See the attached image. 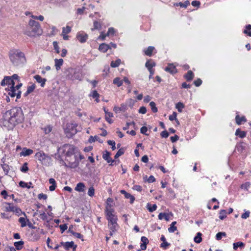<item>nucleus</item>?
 Masks as SVG:
<instances>
[{
  "mask_svg": "<svg viewBox=\"0 0 251 251\" xmlns=\"http://www.w3.org/2000/svg\"><path fill=\"white\" fill-rule=\"evenodd\" d=\"M108 49H110V45L106 44L105 43L101 44L99 48V50L102 52H106Z\"/></svg>",
  "mask_w": 251,
  "mask_h": 251,
  "instance_id": "15",
  "label": "nucleus"
},
{
  "mask_svg": "<svg viewBox=\"0 0 251 251\" xmlns=\"http://www.w3.org/2000/svg\"><path fill=\"white\" fill-rule=\"evenodd\" d=\"M107 143L109 145L111 146V149L113 151H114L116 149L115 142L114 141L108 140V141H107Z\"/></svg>",
  "mask_w": 251,
  "mask_h": 251,
  "instance_id": "53",
  "label": "nucleus"
},
{
  "mask_svg": "<svg viewBox=\"0 0 251 251\" xmlns=\"http://www.w3.org/2000/svg\"><path fill=\"white\" fill-rule=\"evenodd\" d=\"M176 115H177L176 113L174 112L173 113V114H172V115H170V116H169V119L170 121H173V120H177V119H176Z\"/></svg>",
  "mask_w": 251,
  "mask_h": 251,
  "instance_id": "58",
  "label": "nucleus"
},
{
  "mask_svg": "<svg viewBox=\"0 0 251 251\" xmlns=\"http://www.w3.org/2000/svg\"><path fill=\"white\" fill-rule=\"evenodd\" d=\"M43 129H44V131L46 134H49L51 131L52 127L51 126L49 125L46 127H45Z\"/></svg>",
  "mask_w": 251,
  "mask_h": 251,
  "instance_id": "51",
  "label": "nucleus"
},
{
  "mask_svg": "<svg viewBox=\"0 0 251 251\" xmlns=\"http://www.w3.org/2000/svg\"><path fill=\"white\" fill-rule=\"evenodd\" d=\"M235 135L239 136L240 138H243L246 136V132L244 131H241L239 128L236 129Z\"/></svg>",
  "mask_w": 251,
  "mask_h": 251,
  "instance_id": "23",
  "label": "nucleus"
},
{
  "mask_svg": "<svg viewBox=\"0 0 251 251\" xmlns=\"http://www.w3.org/2000/svg\"><path fill=\"white\" fill-rule=\"evenodd\" d=\"M226 210H221L220 211V216L219 218L221 220H224L225 218L226 217Z\"/></svg>",
  "mask_w": 251,
  "mask_h": 251,
  "instance_id": "39",
  "label": "nucleus"
},
{
  "mask_svg": "<svg viewBox=\"0 0 251 251\" xmlns=\"http://www.w3.org/2000/svg\"><path fill=\"white\" fill-rule=\"evenodd\" d=\"M154 49V48L153 47L149 46L147 49V50H145V54L149 56H151L152 55V53Z\"/></svg>",
  "mask_w": 251,
  "mask_h": 251,
  "instance_id": "28",
  "label": "nucleus"
},
{
  "mask_svg": "<svg viewBox=\"0 0 251 251\" xmlns=\"http://www.w3.org/2000/svg\"><path fill=\"white\" fill-rule=\"evenodd\" d=\"M66 74L67 78L70 80H81L82 79V75L79 70L70 68L66 71Z\"/></svg>",
  "mask_w": 251,
  "mask_h": 251,
  "instance_id": "5",
  "label": "nucleus"
},
{
  "mask_svg": "<svg viewBox=\"0 0 251 251\" xmlns=\"http://www.w3.org/2000/svg\"><path fill=\"white\" fill-rule=\"evenodd\" d=\"M21 171L22 172L26 173L28 170V167H27V163L25 162L23 166L20 169Z\"/></svg>",
  "mask_w": 251,
  "mask_h": 251,
  "instance_id": "48",
  "label": "nucleus"
},
{
  "mask_svg": "<svg viewBox=\"0 0 251 251\" xmlns=\"http://www.w3.org/2000/svg\"><path fill=\"white\" fill-rule=\"evenodd\" d=\"M59 228L60 229L61 233H62L63 232H64L67 229V225L66 224H63V225H60L59 226Z\"/></svg>",
  "mask_w": 251,
  "mask_h": 251,
  "instance_id": "57",
  "label": "nucleus"
},
{
  "mask_svg": "<svg viewBox=\"0 0 251 251\" xmlns=\"http://www.w3.org/2000/svg\"><path fill=\"white\" fill-rule=\"evenodd\" d=\"M121 62V60L120 59H117L116 61H112L110 64V66L112 68H115L118 67Z\"/></svg>",
  "mask_w": 251,
  "mask_h": 251,
  "instance_id": "33",
  "label": "nucleus"
},
{
  "mask_svg": "<svg viewBox=\"0 0 251 251\" xmlns=\"http://www.w3.org/2000/svg\"><path fill=\"white\" fill-rule=\"evenodd\" d=\"M95 141H98L100 143H102V140H101L98 136H95L94 137L91 136L89 139V142L90 143H92L94 142Z\"/></svg>",
  "mask_w": 251,
  "mask_h": 251,
  "instance_id": "26",
  "label": "nucleus"
},
{
  "mask_svg": "<svg viewBox=\"0 0 251 251\" xmlns=\"http://www.w3.org/2000/svg\"><path fill=\"white\" fill-rule=\"evenodd\" d=\"M77 125L76 124H67L66 127L65 128V132L66 136L68 138L72 137L73 135L75 134L77 132L76 127Z\"/></svg>",
  "mask_w": 251,
  "mask_h": 251,
  "instance_id": "7",
  "label": "nucleus"
},
{
  "mask_svg": "<svg viewBox=\"0 0 251 251\" xmlns=\"http://www.w3.org/2000/svg\"><path fill=\"white\" fill-rule=\"evenodd\" d=\"M35 88V84H32L31 86H28L27 88V91L28 92H29L30 93L32 92Z\"/></svg>",
  "mask_w": 251,
  "mask_h": 251,
  "instance_id": "56",
  "label": "nucleus"
},
{
  "mask_svg": "<svg viewBox=\"0 0 251 251\" xmlns=\"http://www.w3.org/2000/svg\"><path fill=\"white\" fill-rule=\"evenodd\" d=\"M10 61L15 66L23 65L25 62V54L19 50L12 49L9 52Z\"/></svg>",
  "mask_w": 251,
  "mask_h": 251,
  "instance_id": "3",
  "label": "nucleus"
},
{
  "mask_svg": "<svg viewBox=\"0 0 251 251\" xmlns=\"http://www.w3.org/2000/svg\"><path fill=\"white\" fill-rule=\"evenodd\" d=\"M132 189L134 190H136L138 192H141L142 190V187L140 185H134L133 187H132Z\"/></svg>",
  "mask_w": 251,
  "mask_h": 251,
  "instance_id": "60",
  "label": "nucleus"
},
{
  "mask_svg": "<svg viewBox=\"0 0 251 251\" xmlns=\"http://www.w3.org/2000/svg\"><path fill=\"white\" fill-rule=\"evenodd\" d=\"M24 244V242L23 241L15 242L14 244V245L15 247V249H17V250H20L23 248V246Z\"/></svg>",
  "mask_w": 251,
  "mask_h": 251,
  "instance_id": "21",
  "label": "nucleus"
},
{
  "mask_svg": "<svg viewBox=\"0 0 251 251\" xmlns=\"http://www.w3.org/2000/svg\"><path fill=\"white\" fill-rule=\"evenodd\" d=\"M165 71L169 72L171 74H174L177 72L176 67L172 64H168V66L165 68Z\"/></svg>",
  "mask_w": 251,
  "mask_h": 251,
  "instance_id": "13",
  "label": "nucleus"
},
{
  "mask_svg": "<svg viewBox=\"0 0 251 251\" xmlns=\"http://www.w3.org/2000/svg\"><path fill=\"white\" fill-rule=\"evenodd\" d=\"M71 28L69 26H67L66 27H63L62 34H67L71 32Z\"/></svg>",
  "mask_w": 251,
  "mask_h": 251,
  "instance_id": "50",
  "label": "nucleus"
},
{
  "mask_svg": "<svg viewBox=\"0 0 251 251\" xmlns=\"http://www.w3.org/2000/svg\"><path fill=\"white\" fill-rule=\"evenodd\" d=\"M104 111L105 113V119L106 121L109 123V124H111L113 122V121L110 119V117H112L113 116V113L109 112L106 109L105 107L103 108Z\"/></svg>",
  "mask_w": 251,
  "mask_h": 251,
  "instance_id": "12",
  "label": "nucleus"
},
{
  "mask_svg": "<svg viewBox=\"0 0 251 251\" xmlns=\"http://www.w3.org/2000/svg\"><path fill=\"white\" fill-rule=\"evenodd\" d=\"M101 26L100 23L97 21H94V28H92V30L98 29L100 30L101 29Z\"/></svg>",
  "mask_w": 251,
  "mask_h": 251,
  "instance_id": "42",
  "label": "nucleus"
},
{
  "mask_svg": "<svg viewBox=\"0 0 251 251\" xmlns=\"http://www.w3.org/2000/svg\"><path fill=\"white\" fill-rule=\"evenodd\" d=\"M235 119H236V123L238 125H241L242 122H243V121L245 122L246 121V120L244 117H242L240 118L239 115H237L236 116Z\"/></svg>",
  "mask_w": 251,
  "mask_h": 251,
  "instance_id": "38",
  "label": "nucleus"
},
{
  "mask_svg": "<svg viewBox=\"0 0 251 251\" xmlns=\"http://www.w3.org/2000/svg\"><path fill=\"white\" fill-rule=\"evenodd\" d=\"M150 105L151 107V110L153 113H156L157 112V108L156 107V104L153 101H151L150 103Z\"/></svg>",
  "mask_w": 251,
  "mask_h": 251,
  "instance_id": "43",
  "label": "nucleus"
},
{
  "mask_svg": "<svg viewBox=\"0 0 251 251\" xmlns=\"http://www.w3.org/2000/svg\"><path fill=\"white\" fill-rule=\"evenodd\" d=\"M5 204L7 205L5 207V211L13 212L15 206H14L13 203L9 202H5Z\"/></svg>",
  "mask_w": 251,
  "mask_h": 251,
  "instance_id": "22",
  "label": "nucleus"
},
{
  "mask_svg": "<svg viewBox=\"0 0 251 251\" xmlns=\"http://www.w3.org/2000/svg\"><path fill=\"white\" fill-rule=\"evenodd\" d=\"M190 4V2L188 0L185 1L184 3L180 2L179 3H176V6H180L181 7L186 8L188 5Z\"/></svg>",
  "mask_w": 251,
  "mask_h": 251,
  "instance_id": "40",
  "label": "nucleus"
},
{
  "mask_svg": "<svg viewBox=\"0 0 251 251\" xmlns=\"http://www.w3.org/2000/svg\"><path fill=\"white\" fill-rule=\"evenodd\" d=\"M226 234L225 232H219L216 234V238L217 240H220L222 236L226 237Z\"/></svg>",
  "mask_w": 251,
  "mask_h": 251,
  "instance_id": "37",
  "label": "nucleus"
},
{
  "mask_svg": "<svg viewBox=\"0 0 251 251\" xmlns=\"http://www.w3.org/2000/svg\"><path fill=\"white\" fill-rule=\"evenodd\" d=\"M35 156L37 159L42 163L43 161L46 159V158L48 157L43 151L37 152Z\"/></svg>",
  "mask_w": 251,
  "mask_h": 251,
  "instance_id": "10",
  "label": "nucleus"
},
{
  "mask_svg": "<svg viewBox=\"0 0 251 251\" xmlns=\"http://www.w3.org/2000/svg\"><path fill=\"white\" fill-rule=\"evenodd\" d=\"M125 151V149L124 148H120L118 151L117 152L116 154L114 156L115 159L118 158L120 156L124 154Z\"/></svg>",
  "mask_w": 251,
  "mask_h": 251,
  "instance_id": "25",
  "label": "nucleus"
},
{
  "mask_svg": "<svg viewBox=\"0 0 251 251\" xmlns=\"http://www.w3.org/2000/svg\"><path fill=\"white\" fill-rule=\"evenodd\" d=\"M88 35L83 31L78 32L76 35L77 40L82 43H85L88 39Z\"/></svg>",
  "mask_w": 251,
  "mask_h": 251,
  "instance_id": "8",
  "label": "nucleus"
},
{
  "mask_svg": "<svg viewBox=\"0 0 251 251\" xmlns=\"http://www.w3.org/2000/svg\"><path fill=\"white\" fill-rule=\"evenodd\" d=\"M34 78L36 79L37 82L41 84V86L42 87H44L45 86V83L47 81L46 78H42L40 75H34Z\"/></svg>",
  "mask_w": 251,
  "mask_h": 251,
  "instance_id": "11",
  "label": "nucleus"
},
{
  "mask_svg": "<svg viewBox=\"0 0 251 251\" xmlns=\"http://www.w3.org/2000/svg\"><path fill=\"white\" fill-rule=\"evenodd\" d=\"M155 66V63L154 62L150 63L149 61H148L145 64V66L148 68V70L152 69V68Z\"/></svg>",
  "mask_w": 251,
  "mask_h": 251,
  "instance_id": "46",
  "label": "nucleus"
},
{
  "mask_svg": "<svg viewBox=\"0 0 251 251\" xmlns=\"http://www.w3.org/2000/svg\"><path fill=\"white\" fill-rule=\"evenodd\" d=\"M29 29L24 31V34L29 37H34L36 35H40L42 33V30L39 22L30 20L28 23Z\"/></svg>",
  "mask_w": 251,
  "mask_h": 251,
  "instance_id": "4",
  "label": "nucleus"
},
{
  "mask_svg": "<svg viewBox=\"0 0 251 251\" xmlns=\"http://www.w3.org/2000/svg\"><path fill=\"white\" fill-rule=\"evenodd\" d=\"M95 194V189L93 186L90 187L89 188L88 191V195L90 197H93L94 196Z\"/></svg>",
  "mask_w": 251,
  "mask_h": 251,
  "instance_id": "52",
  "label": "nucleus"
},
{
  "mask_svg": "<svg viewBox=\"0 0 251 251\" xmlns=\"http://www.w3.org/2000/svg\"><path fill=\"white\" fill-rule=\"evenodd\" d=\"M194 74L192 71H189L185 75V77L187 81H191L193 79Z\"/></svg>",
  "mask_w": 251,
  "mask_h": 251,
  "instance_id": "24",
  "label": "nucleus"
},
{
  "mask_svg": "<svg viewBox=\"0 0 251 251\" xmlns=\"http://www.w3.org/2000/svg\"><path fill=\"white\" fill-rule=\"evenodd\" d=\"M160 135L162 138H166L169 136V133H168V132L167 131L164 130L161 132Z\"/></svg>",
  "mask_w": 251,
  "mask_h": 251,
  "instance_id": "59",
  "label": "nucleus"
},
{
  "mask_svg": "<svg viewBox=\"0 0 251 251\" xmlns=\"http://www.w3.org/2000/svg\"><path fill=\"white\" fill-rule=\"evenodd\" d=\"M19 222L21 224V226L22 227H25L26 226V223L25 222V219L24 217H20L19 220Z\"/></svg>",
  "mask_w": 251,
  "mask_h": 251,
  "instance_id": "49",
  "label": "nucleus"
},
{
  "mask_svg": "<svg viewBox=\"0 0 251 251\" xmlns=\"http://www.w3.org/2000/svg\"><path fill=\"white\" fill-rule=\"evenodd\" d=\"M141 241L142 242V244L147 245L149 244V241L148 239L145 236H142L141 238Z\"/></svg>",
  "mask_w": 251,
  "mask_h": 251,
  "instance_id": "54",
  "label": "nucleus"
},
{
  "mask_svg": "<svg viewBox=\"0 0 251 251\" xmlns=\"http://www.w3.org/2000/svg\"><path fill=\"white\" fill-rule=\"evenodd\" d=\"M55 62V66L56 68V69L57 70H58L60 69L61 66L62 65L63 63V60L62 59H55L54 60Z\"/></svg>",
  "mask_w": 251,
  "mask_h": 251,
  "instance_id": "19",
  "label": "nucleus"
},
{
  "mask_svg": "<svg viewBox=\"0 0 251 251\" xmlns=\"http://www.w3.org/2000/svg\"><path fill=\"white\" fill-rule=\"evenodd\" d=\"M159 220L164 219L166 221H168L170 219V216L168 214L165 213H160L158 216Z\"/></svg>",
  "mask_w": 251,
  "mask_h": 251,
  "instance_id": "20",
  "label": "nucleus"
},
{
  "mask_svg": "<svg viewBox=\"0 0 251 251\" xmlns=\"http://www.w3.org/2000/svg\"><path fill=\"white\" fill-rule=\"evenodd\" d=\"M15 91V88H14V89H10V90L8 93V95L11 97H14L16 96Z\"/></svg>",
  "mask_w": 251,
  "mask_h": 251,
  "instance_id": "63",
  "label": "nucleus"
},
{
  "mask_svg": "<svg viewBox=\"0 0 251 251\" xmlns=\"http://www.w3.org/2000/svg\"><path fill=\"white\" fill-rule=\"evenodd\" d=\"M53 46L54 50L56 51V53H59V47L58 46L57 42L56 41H54L53 42Z\"/></svg>",
  "mask_w": 251,
  "mask_h": 251,
  "instance_id": "55",
  "label": "nucleus"
},
{
  "mask_svg": "<svg viewBox=\"0 0 251 251\" xmlns=\"http://www.w3.org/2000/svg\"><path fill=\"white\" fill-rule=\"evenodd\" d=\"M13 212H14L17 216H20L22 214H23L25 216H26L25 213V212H23L19 207L15 206Z\"/></svg>",
  "mask_w": 251,
  "mask_h": 251,
  "instance_id": "34",
  "label": "nucleus"
},
{
  "mask_svg": "<svg viewBox=\"0 0 251 251\" xmlns=\"http://www.w3.org/2000/svg\"><path fill=\"white\" fill-rule=\"evenodd\" d=\"M148 131V128L146 126H142L140 129V131L142 134H145L146 135H148L147 134V132Z\"/></svg>",
  "mask_w": 251,
  "mask_h": 251,
  "instance_id": "64",
  "label": "nucleus"
},
{
  "mask_svg": "<svg viewBox=\"0 0 251 251\" xmlns=\"http://www.w3.org/2000/svg\"><path fill=\"white\" fill-rule=\"evenodd\" d=\"M7 79H9V76H5L4 77V78L1 81L0 84L1 86H4L6 84H7Z\"/></svg>",
  "mask_w": 251,
  "mask_h": 251,
  "instance_id": "61",
  "label": "nucleus"
},
{
  "mask_svg": "<svg viewBox=\"0 0 251 251\" xmlns=\"http://www.w3.org/2000/svg\"><path fill=\"white\" fill-rule=\"evenodd\" d=\"M125 197L126 199H130V203H133V202L135 201L134 197L133 196L131 195L130 194H129L128 193L127 194H126V195L125 196Z\"/></svg>",
  "mask_w": 251,
  "mask_h": 251,
  "instance_id": "45",
  "label": "nucleus"
},
{
  "mask_svg": "<svg viewBox=\"0 0 251 251\" xmlns=\"http://www.w3.org/2000/svg\"><path fill=\"white\" fill-rule=\"evenodd\" d=\"M113 83L117 85V86L120 87L123 84V81L120 79L119 77H116L113 80Z\"/></svg>",
  "mask_w": 251,
  "mask_h": 251,
  "instance_id": "35",
  "label": "nucleus"
},
{
  "mask_svg": "<svg viewBox=\"0 0 251 251\" xmlns=\"http://www.w3.org/2000/svg\"><path fill=\"white\" fill-rule=\"evenodd\" d=\"M147 207L148 210L150 212H152L156 210V209L157 208V206L155 204H153L152 205H151V204H150L149 203H148L147 204Z\"/></svg>",
  "mask_w": 251,
  "mask_h": 251,
  "instance_id": "31",
  "label": "nucleus"
},
{
  "mask_svg": "<svg viewBox=\"0 0 251 251\" xmlns=\"http://www.w3.org/2000/svg\"><path fill=\"white\" fill-rule=\"evenodd\" d=\"M245 246V244L242 242H238L234 243L233 244V248L234 250H236L238 247L243 248Z\"/></svg>",
  "mask_w": 251,
  "mask_h": 251,
  "instance_id": "27",
  "label": "nucleus"
},
{
  "mask_svg": "<svg viewBox=\"0 0 251 251\" xmlns=\"http://www.w3.org/2000/svg\"><path fill=\"white\" fill-rule=\"evenodd\" d=\"M244 33L247 34L249 36H251V25H248L246 26V29L244 30Z\"/></svg>",
  "mask_w": 251,
  "mask_h": 251,
  "instance_id": "32",
  "label": "nucleus"
},
{
  "mask_svg": "<svg viewBox=\"0 0 251 251\" xmlns=\"http://www.w3.org/2000/svg\"><path fill=\"white\" fill-rule=\"evenodd\" d=\"M105 212L109 225L116 224L117 218L114 214V210L111 208V205H109V208L106 206Z\"/></svg>",
  "mask_w": 251,
  "mask_h": 251,
  "instance_id": "6",
  "label": "nucleus"
},
{
  "mask_svg": "<svg viewBox=\"0 0 251 251\" xmlns=\"http://www.w3.org/2000/svg\"><path fill=\"white\" fill-rule=\"evenodd\" d=\"M184 107V105L181 102H179L176 104V108L177 109L179 112H181L182 109Z\"/></svg>",
  "mask_w": 251,
  "mask_h": 251,
  "instance_id": "44",
  "label": "nucleus"
},
{
  "mask_svg": "<svg viewBox=\"0 0 251 251\" xmlns=\"http://www.w3.org/2000/svg\"><path fill=\"white\" fill-rule=\"evenodd\" d=\"M85 185L83 183L79 182L77 184L75 188V190L79 192H83L84 190Z\"/></svg>",
  "mask_w": 251,
  "mask_h": 251,
  "instance_id": "18",
  "label": "nucleus"
},
{
  "mask_svg": "<svg viewBox=\"0 0 251 251\" xmlns=\"http://www.w3.org/2000/svg\"><path fill=\"white\" fill-rule=\"evenodd\" d=\"M2 118L5 121L15 126L23 122L24 116L21 107H15L5 112Z\"/></svg>",
  "mask_w": 251,
  "mask_h": 251,
  "instance_id": "2",
  "label": "nucleus"
},
{
  "mask_svg": "<svg viewBox=\"0 0 251 251\" xmlns=\"http://www.w3.org/2000/svg\"><path fill=\"white\" fill-rule=\"evenodd\" d=\"M160 240L163 242L160 245L161 248L166 249L168 246L170 245V244L166 241V238L164 235H162L161 236Z\"/></svg>",
  "mask_w": 251,
  "mask_h": 251,
  "instance_id": "17",
  "label": "nucleus"
},
{
  "mask_svg": "<svg viewBox=\"0 0 251 251\" xmlns=\"http://www.w3.org/2000/svg\"><path fill=\"white\" fill-rule=\"evenodd\" d=\"M1 167L3 171L4 172L5 175H7L10 170V167L6 164H3L1 165Z\"/></svg>",
  "mask_w": 251,
  "mask_h": 251,
  "instance_id": "36",
  "label": "nucleus"
},
{
  "mask_svg": "<svg viewBox=\"0 0 251 251\" xmlns=\"http://www.w3.org/2000/svg\"><path fill=\"white\" fill-rule=\"evenodd\" d=\"M202 83V80L200 78H198L196 80L194 81V84L196 87L200 86Z\"/></svg>",
  "mask_w": 251,
  "mask_h": 251,
  "instance_id": "62",
  "label": "nucleus"
},
{
  "mask_svg": "<svg viewBox=\"0 0 251 251\" xmlns=\"http://www.w3.org/2000/svg\"><path fill=\"white\" fill-rule=\"evenodd\" d=\"M108 226H109V228L110 230L112 231V232H115L117 230V227L118 226V224L117 222H116V224H108Z\"/></svg>",
  "mask_w": 251,
  "mask_h": 251,
  "instance_id": "47",
  "label": "nucleus"
},
{
  "mask_svg": "<svg viewBox=\"0 0 251 251\" xmlns=\"http://www.w3.org/2000/svg\"><path fill=\"white\" fill-rule=\"evenodd\" d=\"M202 234L201 232H198L197 235L194 238V241L197 243H200L202 241Z\"/></svg>",
  "mask_w": 251,
  "mask_h": 251,
  "instance_id": "29",
  "label": "nucleus"
},
{
  "mask_svg": "<svg viewBox=\"0 0 251 251\" xmlns=\"http://www.w3.org/2000/svg\"><path fill=\"white\" fill-rule=\"evenodd\" d=\"M19 186L22 188H27L28 189H29L31 187L30 185H31L32 183L31 182H29V185H28V184L25 183V182H24L23 181H21L19 182Z\"/></svg>",
  "mask_w": 251,
  "mask_h": 251,
  "instance_id": "30",
  "label": "nucleus"
},
{
  "mask_svg": "<svg viewBox=\"0 0 251 251\" xmlns=\"http://www.w3.org/2000/svg\"><path fill=\"white\" fill-rule=\"evenodd\" d=\"M104 152H105V153H103L102 155L103 158L105 160H106L107 162V163L111 162V164H109V165H110V166L114 165V164H113V163L116 162V161L115 160H113L110 157V153L109 151H105Z\"/></svg>",
  "mask_w": 251,
  "mask_h": 251,
  "instance_id": "9",
  "label": "nucleus"
},
{
  "mask_svg": "<svg viewBox=\"0 0 251 251\" xmlns=\"http://www.w3.org/2000/svg\"><path fill=\"white\" fill-rule=\"evenodd\" d=\"M65 249L67 251L69 250L70 248H73L74 250H75V249L77 247L76 245H75L74 242L73 241L71 242H66L65 243Z\"/></svg>",
  "mask_w": 251,
  "mask_h": 251,
  "instance_id": "16",
  "label": "nucleus"
},
{
  "mask_svg": "<svg viewBox=\"0 0 251 251\" xmlns=\"http://www.w3.org/2000/svg\"><path fill=\"white\" fill-rule=\"evenodd\" d=\"M33 152L32 150L24 148L20 154L21 156H26L31 154Z\"/></svg>",
  "mask_w": 251,
  "mask_h": 251,
  "instance_id": "14",
  "label": "nucleus"
},
{
  "mask_svg": "<svg viewBox=\"0 0 251 251\" xmlns=\"http://www.w3.org/2000/svg\"><path fill=\"white\" fill-rule=\"evenodd\" d=\"M7 84L11 85L10 89H14V88H15L14 86L15 82L10 76H9V79H7Z\"/></svg>",
  "mask_w": 251,
  "mask_h": 251,
  "instance_id": "41",
  "label": "nucleus"
},
{
  "mask_svg": "<svg viewBox=\"0 0 251 251\" xmlns=\"http://www.w3.org/2000/svg\"><path fill=\"white\" fill-rule=\"evenodd\" d=\"M62 154L66 156V161L68 162L71 168H76L79 165V161L77 158V153L75 152L76 148L73 145L66 144L60 148Z\"/></svg>",
  "mask_w": 251,
  "mask_h": 251,
  "instance_id": "1",
  "label": "nucleus"
}]
</instances>
